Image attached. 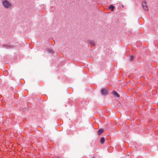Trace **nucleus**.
Here are the masks:
<instances>
[{
  "label": "nucleus",
  "mask_w": 158,
  "mask_h": 158,
  "mask_svg": "<svg viewBox=\"0 0 158 158\" xmlns=\"http://www.w3.org/2000/svg\"><path fill=\"white\" fill-rule=\"evenodd\" d=\"M2 5L6 8H10L12 5L8 1L6 0L4 1L2 3Z\"/></svg>",
  "instance_id": "nucleus-1"
},
{
  "label": "nucleus",
  "mask_w": 158,
  "mask_h": 158,
  "mask_svg": "<svg viewBox=\"0 0 158 158\" xmlns=\"http://www.w3.org/2000/svg\"><path fill=\"white\" fill-rule=\"evenodd\" d=\"M143 7L144 10L147 11L148 10V9L147 5H146V2L145 1H143L142 3Z\"/></svg>",
  "instance_id": "nucleus-2"
},
{
  "label": "nucleus",
  "mask_w": 158,
  "mask_h": 158,
  "mask_svg": "<svg viewBox=\"0 0 158 158\" xmlns=\"http://www.w3.org/2000/svg\"><path fill=\"white\" fill-rule=\"evenodd\" d=\"M101 92L102 95H106L108 94V91L106 88H104L101 89Z\"/></svg>",
  "instance_id": "nucleus-3"
},
{
  "label": "nucleus",
  "mask_w": 158,
  "mask_h": 158,
  "mask_svg": "<svg viewBox=\"0 0 158 158\" xmlns=\"http://www.w3.org/2000/svg\"><path fill=\"white\" fill-rule=\"evenodd\" d=\"M112 94L114 96H116L118 98L120 97L119 95L115 91H113L112 92Z\"/></svg>",
  "instance_id": "nucleus-4"
},
{
  "label": "nucleus",
  "mask_w": 158,
  "mask_h": 158,
  "mask_svg": "<svg viewBox=\"0 0 158 158\" xmlns=\"http://www.w3.org/2000/svg\"><path fill=\"white\" fill-rule=\"evenodd\" d=\"M105 141V138L104 137H102L101 138L100 140V142L102 144H103Z\"/></svg>",
  "instance_id": "nucleus-5"
},
{
  "label": "nucleus",
  "mask_w": 158,
  "mask_h": 158,
  "mask_svg": "<svg viewBox=\"0 0 158 158\" xmlns=\"http://www.w3.org/2000/svg\"><path fill=\"white\" fill-rule=\"evenodd\" d=\"M104 131V130L103 129H99L98 131V135H100Z\"/></svg>",
  "instance_id": "nucleus-6"
},
{
  "label": "nucleus",
  "mask_w": 158,
  "mask_h": 158,
  "mask_svg": "<svg viewBox=\"0 0 158 158\" xmlns=\"http://www.w3.org/2000/svg\"><path fill=\"white\" fill-rule=\"evenodd\" d=\"M88 42L89 44H92L94 45V46L95 45V44L94 43V41L92 40H89L88 41Z\"/></svg>",
  "instance_id": "nucleus-7"
},
{
  "label": "nucleus",
  "mask_w": 158,
  "mask_h": 158,
  "mask_svg": "<svg viewBox=\"0 0 158 158\" xmlns=\"http://www.w3.org/2000/svg\"><path fill=\"white\" fill-rule=\"evenodd\" d=\"M114 8V7L112 5H110L109 7V8L110 9H111V10L113 11Z\"/></svg>",
  "instance_id": "nucleus-8"
},
{
  "label": "nucleus",
  "mask_w": 158,
  "mask_h": 158,
  "mask_svg": "<svg viewBox=\"0 0 158 158\" xmlns=\"http://www.w3.org/2000/svg\"><path fill=\"white\" fill-rule=\"evenodd\" d=\"M133 56H131L130 59V61H132L133 60Z\"/></svg>",
  "instance_id": "nucleus-9"
},
{
  "label": "nucleus",
  "mask_w": 158,
  "mask_h": 158,
  "mask_svg": "<svg viewBox=\"0 0 158 158\" xmlns=\"http://www.w3.org/2000/svg\"><path fill=\"white\" fill-rule=\"evenodd\" d=\"M92 158H96L95 156H93Z\"/></svg>",
  "instance_id": "nucleus-10"
}]
</instances>
